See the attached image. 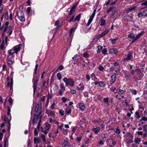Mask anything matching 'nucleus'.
Masks as SVG:
<instances>
[{"mask_svg": "<svg viewBox=\"0 0 147 147\" xmlns=\"http://www.w3.org/2000/svg\"><path fill=\"white\" fill-rule=\"evenodd\" d=\"M74 30V28H71L69 31V36H71V34L73 31Z\"/></svg>", "mask_w": 147, "mask_h": 147, "instance_id": "obj_51", "label": "nucleus"}, {"mask_svg": "<svg viewBox=\"0 0 147 147\" xmlns=\"http://www.w3.org/2000/svg\"><path fill=\"white\" fill-rule=\"evenodd\" d=\"M130 91H131V92L134 94L136 95V94L137 93H136V91L135 90H130Z\"/></svg>", "mask_w": 147, "mask_h": 147, "instance_id": "obj_57", "label": "nucleus"}, {"mask_svg": "<svg viewBox=\"0 0 147 147\" xmlns=\"http://www.w3.org/2000/svg\"><path fill=\"white\" fill-rule=\"evenodd\" d=\"M100 127H98L96 128H93V130L94 132V133L95 134H97L100 131Z\"/></svg>", "mask_w": 147, "mask_h": 147, "instance_id": "obj_17", "label": "nucleus"}, {"mask_svg": "<svg viewBox=\"0 0 147 147\" xmlns=\"http://www.w3.org/2000/svg\"><path fill=\"white\" fill-rule=\"evenodd\" d=\"M32 81L33 82L34 94L35 93L37 89L38 84V77H37L35 78H33L32 79Z\"/></svg>", "mask_w": 147, "mask_h": 147, "instance_id": "obj_3", "label": "nucleus"}, {"mask_svg": "<svg viewBox=\"0 0 147 147\" xmlns=\"http://www.w3.org/2000/svg\"><path fill=\"white\" fill-rule=\"evenodd\" d=\"M7 63L9 66H11V65L13 64V62L12 61L10 60H9L7 61Z\"/></svg>", "mask_w": 147, "mask_h": 147, "instance_id": "obj_35", "label": "nucleus"}, {"mask_svg": "<svg viewBox=\"0 0 147 147\" xmlns=\"http://www.w3.org/2000/svg\"><path fill=\"white\" fill-rule=\"evenodd\" d=\"M141 141V140L140 138H136L134 140L135 142L138 144H139Z\"/></svg>", "mask_w": 147, "mask_h": 147, "instance_id": "obj_27", "label": "nucleus"}, {"mask_svg": "<svg viewBox=\"0 0 147 147\" xmlns=\"http://www.w3.org/2000/svg\"><path fill=\"white\" fill-rule=\"evenodd\" d=\"M117 10L114 11L112 13L111 15V17L112 18H114L116 16H117Z\"/></svg>", "mask_w": 147, "mask_h": 147, "instance_id": "obj_13", "label": "nucleus"}, {"mask_svg": "<svg viewBox=\"0 0 147 147\" xmlns=\"http://www.w3.org/2000/svg\"><path fill=\"white\" fill-rule=\"evenodd\" d=\"M95 13H93L92 15L90 16V18L91 19L93 20V18H94L95 15Z\"/></svg>", "mask_w": 147, "mask_h": 147, "instance_id": "obj_53", "label": "nucleus"}, {"mask_svg": "<svg viewBox=\"0 0 147 147\" xmlns=\"http://www.w3.org/2000/svg\"><path fill=\"white\" fill-rule=\"evenodd\" d=\"M127 136L128 138L126 140H131V141H133V136L131 135V134L129 133H128L127 134Z\"/></svg>", "mask_w": 147, "mask_h": 147, "instance_id": "obj_11", "label": "nucleus"}, {"mask_svg": "<svg viewBox=\"0 0 147 147\" xmlns=\"http://www.w3.org/2000/svg\"><path fill=\"white\" fill-rule=\"evenodd\" d=\"M144 31H141L140 33H139L136 36V38L137 39L139 38L144 33Z\"/></svg>", "mask_w": 147, "mask_h": 147, "instance_id": "obj_23", "label": "nucleus"}, {"mask_svg": "<svg viewBox=\"0 0 147 147\" xmlns=\"http://www.w3.org/2000/svg\"><path fill=\"white\" fill-rule=\"evenodd\" d=\"M140 121H147V117H146L144 116L142 117L140 120Z\"/></svg>", "mask_w": 147, "mask_h": 147, "instance_id": "obj_46", "label": "nucleus"}, {"mask_svg": "<svg viewBox=\"0 0 147 147\" xmlns=\"http://www.w3.org/2000/svg\"><path fill=\"white\" fill-rule=\"evenodd\" d=\"M84 96L86 97H88L89 96V94L88 92H86L84 93Z\"/></svg>", "mask_w": 147, "mask_h": 147, "instance_id": "obj_48", "label": "nucleus"}, {"mask_svg": "<svg viewBox=\"0 0 147 147\" xmlns=\"http://www.w3.org/2000/svg\"><path fill=\"white\" fill-rule=\"evenodd\" d=\"M18 18L21 22H24L25 20V19L24 17V15L23 11H22L20 12V16H19Z\"/></svg>", "mask_w": 147, "mask_h": 147, "instance_id": "obj_5", "label": "nucleus"}, {"mask_svg": "<svg viewBox=\"0 0 147 147\" xmlns=\"http://www.w3.org/2000/svg\"><path fill=\"white\" fill-rule=\"evenodd\" d=\"M41 118H40V120H39V123H38V125H37V127L38 129L39 128V127L41 125L40 122H41Z\"/></svg>", "mask_w": 147, "mask_h": 147, "instance_id": "obj_50", "label": "nucleus"}, {"mask_svg": "<svg viewBox=\"0 0 147 147\" xmlns=\"http://www.w3.org/2000/svg\"><path fill=\"white\" fill-rule=\"evenodd\" d=\"M60 87L61 89L63 90H65V88L64 86V84L63 83H62L60 84Z\"/></svg>", "mask_w": 147, "mask_h": 147, "instance_id": "obj_49", "label": "nucleus"}, {"mask_svg": "<svg viewBox=\"0 0 147 147\" xmlns=\"http://www.w3.org/2000/svg\"><path fill=\"white\" fill-rule=\"evenodd\" d=\"M116 77V75L115 73L111 76V80L110 82V84L111 85H112L114 83L115 81Z\"/></svg>", "mask_w": 147, "mask_h": 147, "instance_id": "obj_7", "label": "nucleus"}, {"mask_svg": "<svg viewBox=\"0 0 147 147\" xmlns=\"http://www.w3.org/2000/svg\"><path fill=\"white\" fill-rule=\"evenodd\" d=\"M107 52V50L106 49L104 48L102 49V53L104 55H105Z\"/></svg>", "mask_w": 147, "mask_h": 147, "instance_id": "obj_38", "label": "nucleus"}, {"mask_svg": "<svg viewBox=\"0 0 147 147\" xmlns=\"http://www.w3.org/2000/svg\"><path fill=\"white\" fill-rule=\"evenodd\" d=\"M27 12L28 14L30 13L31 8L30 7H28L27 8Z\"/></svg>", "mask_w": 147, "mask_h": 147, "instance_id": "obj_64", "label": "nucleus"}, {"mask_svg": "<svg viewBox=\"0 0 147 147\" xmlns=\"http://www.w3.org/2000/svg\"><path fill=\"white\" fill-rule=\"evenodd\" d=\"M41 138H42V139L45 142L46 141V139H45V135L44 134H42L41 135Z\"/></svg>", "mask_w": 147, "mask_h": 147, "instance_id": "obj_59", "label": "nucleus"}, {"mask_svg": "<svg viewBox=\"0 0 147 147\" xmlns=\"http://www.w3.org/2000/svg\"><path fill=\"white\" fill-rule=\"evenodd\" d=\"M106 24V21L105 19L102 18L101 19V24L100 25L101 26L104 25Z\"/></svg>", "mask_w": 147, "mask_h": 147, "instance_id": "obj_22", "label": "nucleus"}, {"mask_svg": "<svg viewBox=\"0 0 147 147\" xmlns=\"http://www.w3.org/2000/svg\"><path fill=\"white\" fill-rule=\"evenodd\" d=\"M118 38H115L114 39H111L110 40L111 41L112 44H114L115 43L116 41L117 40Z\"/></svg>", "mask_w": 147, "mask_h": 147, "instance_id": "obj_28", "label": "nucleus"}, {"mask_svg": "<svg viewBox=\"0 0 147 147\" xmlns=\"http://www.w3.org/2000/svg\"><path fill=\"white\" fill-rule=\"evenodd\" d=\"M109 98L108 97L105 98L103 99V100L104 102H105V103H107L108 102L109 100Z\"/></svg>", "mask_w": 147, "mask_h": 147, "instance_id": "obj_41", "label": "nucleus"}, {"mask_svg": "<svg viewBox=\"0 0 147 147\" xmlns=\"http://www.w3.org/2000/svg\"><path fill=\"white\" fill-rule=\"evenodd\" d=\"M8 138L6 137L4 139V144L8 145Z\"/></svg>", "mask_w": 147, "mask_h": 147, "instance_id": "obj_33", "label": "nucleus"}, {"mask_svg": "<svg viewBox=\"0 0 147 147\" xmlns=\"http://www.w3.org/2000/svg\"><path fill=\"white\" fill-rule=\"evenodd\" d=\"M8 12H6L3 14V16H4V17L6 19H8Z\"/></svg>", "mask_w": 147, "mask_h": 147, "instance_id": "obj_25", "label": "nucleus"}, {"mask_svg": "<svg viewBox=\"0 0 147 147\" xmlns=\"http://www.w3.org/2000/svg\"><path fill=\"white\" fill-rule=\"evenodd\" d=\"M9 78H7V86L8 87H9V86L10 87V82H9Z\"/></svg>", "mask_w": 147, "mask_h": 147, "instance_id": "obj_62", "label": "nucleus"}, {"mask_svg": "<svg viewBox=\"0 0 147 147\" xmlns=\"http://www.w3.org/2000/svg\"><path fill=\"white\" fill-rule=\"evenodd\" d=\"M92 20L90 18H89L88 22L87 24V26L89 25L92 22Z\"/></svg>", "mask_w": 147, "mask_h": 147, "instance_id": "obj_58", "label": "nucleus"}, {"mask_svg": "<svg viewBox=\"0 0 147 147\" xmlns=\"http://www.w3.org/2000/svg\"><path fill=\"white\" fill-rule=\"evenodd\" d=\"M125 91H126L125 90H122L120 88H118L116 89V90L115 92H114V93H118L119 95L122 98H124L123 94L125 93Z\"/></svg>", "mask_w": 147, "mask_h": 147, "instance_id": "obj_4", "label": "nucleus"}, {"mask_svg": "<svg viewBox=\"0 0 147 147\" xmlns=\"http://www.w3.org/2000/svg\"><path fill=\"white\" fill-rule=\"evenodd\" d=\"M99 85L100 87H104L105 85L104 82L102 81L100 82Z\"/></svg>", "mask_w": 147, "mask_h": 147, "instance_id": "obj_26", "label": "nucleus"}, {"mask_svg": "<svg viewBox=\"0 0 147 147\" xmlns=\"http://www.w3.org/2000/svg\"><path fill=\"white\" fill-rule=\"evenodd\" d=\"M13 78H11V82H10V90H12L13 88Z\"/></svg>", "mask_w": 147, "mask_h": 147, "instance_id": "obj_30", "label": "nucleus"}, {"mask_svg": "<svg viewBox=\"0 0 147 147\" xmlns=\"http://www.w3.org/2000/svg\"><path fill=\"white\" fill-rule=\"evenodd\" d=\"M40 139L39 138L35 137L34 139V142L35 144L36 143H40Z\"/></svg>", "mask_w": 147, "mask_h": 147, "instance_id": "obj_18", "label": "nucleus"}, {"mask_svg": "<svg viewBox=\"0 0 147 147\" xmlns=\"http://www.w3.org/2000/svg\"><path fill=\"white\" fill-rule=\"evenodd\" d=\"M78 3H77L74 5H73L69 13V15H71L75 11L76 7L78 5Z\"/></svg>", "mask_w": 147, "mask_h": 147, "instance_id": "obj_6", "label": "nucleus"}, {"mask_svg": "<svg viewBox=\"0 0 147 147\" xmlns=\"http://www.w3.org/2000/svg\"><path fill=\"white\" fill-rule=\"evenodd\" d=\"M65 113H66L67 114H69L71 113V108L69 107H67L66 110H65Z\"/></svg>", "mask_w": 147, "mask_h": 147, "instance_id": "obj_20", "label": "nucleus"}, {"mask_svg": "<svg viewBox=\"0 0 147 147\" xmlns=\"http://www.w3.org/2000/svg\"><path fill=\"white\" fill-rule=\"evenodd\" d=\"M68 142L67 141H65L63 144L62 147H65L68 145Z\"/></svg>", "mask_w": 147, "mask_h": 147, "instance_id": "obj_29", "label": "nucleus"}, {"mask_svg": "<svg viewBox=\"0 0 147 147\" xmlns=\"http://www.w3.org/2000/svg\"><path fill=\"white\" fill-rule=\"evenodd\" d=\"M46 126L45 127V129L47 130H48L51 127L50 125L48 123H45Z\"/></svg>", "mask_w": 147, "mask_h": 147, "instance_id": "obj_21", "label": "nucleus"}, {"mask_svg": "<svg viewBox=\"0 0 147 147\" xmlns=\"http://www.w3.org/2000/svg\"><path fill=\"white\" fill-rule=\"evenodd\" d=\"M57 75L58 79L60 80L61 78V74L60 73H58Z\"/></svg>", "mask_w": 147, "mask_h": 147, "instance_id": "obj_44", "label": "nucleus"}, {"mask_svg": "<svg viewBox=\"0 0 147 147\" xmlns=\"http://www.w3.org/2000/svg\"><path fill=\"white\" fill-rule=\"evenodd\" d=\"M64 111H63L62 110H60L59 111V113H60V114L62 115H63L64 114Z\"/></svg>", "mask_w": 147, "mask_h": 147, "instance_id": "obj_60", "label": "nucleus"}, {"mask_svg": "<svg viewBox=\"0 0 147 147\" xmlns=\"http://www.w3.org/2000/svg\"><path fill=\"white\" fill-rule=\"evenodd\" d=\"M47 114L48 115H53L54 114V113L52 111L49 110L47 111Z\"/></svg>", "mask_w": 147, "mask_h": 147, "instance_id": "obj_42", "label": "nucleus"}, {"mask_svg": "<svg viewBox=\"0 0 147 147\" xmlns=\"http://www.w3.org/2000/svg\"><path fill=\"white\" fill-rule=\"evenodd\" d=\"M38 115H37L35 114L34 115L33 119L32 121V123L33 124H35L38 120Z\"/></svg>", "mask_w": 147, "mask_h": 147, "instance_id": "obj_12", "label": "nucleus"}, {"mask_svg": "<svg viewBox=\"0 0 147 147\" xmlns=\"http://www.w3.org/2000/svg\"><path fill=\"white\" fill-rule=\"evenodd\" d=\"M81 14H79L75 18L74 20V21H76V20H79L80 19L81 17Z\"/></svg>", "mask_w": 147, "mask_h": 147, "instance_id": "obj_24", "label": "nucleus"}, {"mask_svg": "<svg viewBox=\"0 0 147 147\" xmlns=\"http://www.w3.org/2000/svg\"><path fill=\"white\" fill-rule=\"evenodd\" d=\"M115 132L117 133V134H119L120 133V129L119 128H117L116 129V130L115 131Z\"/></svg>", "mask_w": 147, "mask_h": 147, "instance_id": "obj_54", "label": "nucleus"}, {"mask_svg": "<svg viewBox=\"0 0 147 147\" xmlns=\"http://www.w3.org/2000/svg\"><path fill=\"white\" fill-rule=\"evenodd\" d=\"M141 5H142L145 6L143 8H142L141 9H142L144 8H147V1H146L143 3H142Z\"/></svg>", "mask_w": 147, "mask_h": 147, "instance_id": "obj_16", "label": "nucleus"}, {"mask_svg": "<svg viewBox=\"0 0 147 147\" xmlns=\"http://www.w3.org/2000/svg\"><path fill=\"white\" fill-rule=\"evenodd\" d=\"M143 130L146 132L147 131V125H145L143 126Z\"/></svg>", "mask_w": 147, "mask_h": 147, "instance_id": "obj_43", "label": "nucleus"}, {"mask_svg": "<svg viewBox=\"0 0 147 147\" xmlns=\"http://www.w3.org/2000/svg\"><path fill=\"white\" fill-rule=\"evenodd\" d=\"M3 119L4 122L5 123H7V121L8 122V120H9L5 115L4 116Z\"/></svg>", "mask_w": 147, "mask_h": 147, "instance_id": "obj_34", "label": "nucleus"}, {"mask_svg": "<svg viewBox=\"0 0 147 147\" xmlns=\"http://www.w3.org/2000/svg\"><path fill=\"white\" fill-rule=\"evenodd\" d=\"M110 90L111 91H112L113 92H115V91L116 90V88L113 86H112L110 88Z\"/></svg>", "mask_w": 147, "mask_h": 147, "instance_id": "obj_40", "label": "nucleus"}, {"mask_svg": "<svg viewBox=\"0 0 147 147\" xmlns=\"http://www.w3.org/2000/svg\"><path fill=\"white\" fill-rule=\"evenodd\" d=\"M133 53L129 51L127 54V57L125 59V60L129 61L130 60L131 58L132 57Z\"/></svg>", "mask_w": 147, "mask_h": 147, "instance_id": "obj_8", "label": "nucleus"}, {"mask_svg": "<svg viewBox=\"0 0 147 147\" xmlns=\"http://www.w3.org/2000/svg\"><path fill=\"white\" fill-rule=\"evenodd\" d=\"M39 104L38 102H36L35 103V108L34 112L35 113H37L38 112L39 109Z\"/></svg>", "mask_w": 147, "mask_h": 147, "instance_id": "obj_10", "label": "nucleus"}, {"mask_svg": "<svg viewBox=\"0 0 147 147\" xmlns=\"http://www.w3.org/2000/svg\"><path fill=\"white\" fill-rule=\"evenodd\" d=\"M21 45L19 44L16 46H14L13 49L8 51V56L7 58L8 60L11 59L13 57V54L16 53L17 54L18 52L20 50V47Z\"/></svg>", "mask_w": 147, "mask_h": 147, "instance_id": "obj_1", "label": "nucleus"}, {"mask_svg": "<svg viewBox=\"0 0 147 147\" xmlns=\"http://www.w3.org/2000/svg\"><path fill=\"white\" fill-rule=\"evenodd\" d=\"M128 37L129 38H134V34L131 33L128 35Z\"/></svg>", "mask_w": 147, "mask_h": 147, "instance_id": "obj_39", "label": "nucleus"}, {"mask_svg": "<svg viewBox=\"0 0 147 147\" xmlns=\"http://www.w3.org/2000/svg\"><path fill=\"white\" fill-rule=\"evenodd\" d=\"M142 12L144 13V16L147 17V9L142 11Z\"/></svg>", "mask_w": 147, "mask_h": 147, "instance_id": "obj_52", "label": "nucleus"}, {"mask_svg": "<svg viewBox=\"0 0 147 147\" xmlns=\"http://www.w3.org/2000/svg\"><path fill=\"white\" fill-rule=\"evenodd\" d=\"M38 66V64H36L35 65V67L34 71V74H36L37 71Z\"/></svg>", "mask_w": 147, "mask_h": 147, "instance_id": "obj_45", "label": "nucleus"}, {"mask_svg": "<svg viewBox=\"0 0 147 147\" xmlns=\"http://www.w3.org/2000/svg\"><path fill=\"white\" fill-rule=\"evenodd\" d=\"M9 102L11 105H12L13 103V99L11 97L9 98Z\"/></svg>", "mask_w": 147, "mask_h": 147, "instance_id": "obj_55", "label": "nucleus"}, {"mask_svg": "<svg viewBox=\"0 0 147 147\" xmlns=\"http://www.w3.org/2000/svg\"><path fill=\"white\" fill-rule=\"evenodd\" d=\"M60 21L59 20H57L55 24V26H58L59 24Z\"/></svg>", "mask_w": 147, "mask_h": 147, "instance_id": "obj_63", "label": "nucleus"}, {"mask_svg": "<svg viewBox=\"0 0 147 147\" xmlns=\"http://www.w3.org/2000/svg\"><path fill=\"white\" fill-rule=\"evenodd\" d=\"M135 115H136V117L137 119H139L141 117V116L140 115V114L138 112H136Z\"/></svg>", "mask_w": 147, "mask_h": 147, "instance_id": "obj_37", "label": "nucleus"}, {"mask_svg": "<svg viewBox=\"0 0 147 147\" xmlns=\"http://www.w3.org/2000/svg\"><path fill=\"white\" fill-rule=\"evenodd\" d=\"M109 52L112 55L115 54L118 52V51L116 49H111L109 50Z\"/></svg>", "mask_w": 147, "mask_h": 147, "instance_id": "obj_9", "label": "nucleus"}, {"mask_svg": "<svg viewBox=\"0 0 147 147\" xmlns=\"http://www.w3.org/2000/svg\"><path fill=\"white\" fill-rule=\"evenodd\" d=\"M104 142L102 140H100L98 142V144L100 145H103L104 144Z\"/></svg>", "mask_w": 147, "mask_h": 147, "instance_id": "obj_56", "label": "nucleus"}, {"mask_svg": "<svg viewBox=\"0 0 147 147\" xmlns=\"http://www.w3.org/2000/svg\"><path fill=\"white\" fill-rule=\"evenodd\" d=\"M109 29H106L101 34L103 36L107 34L109 32Z\"/></svg>", "mask_w": 147, "mask_h": 147, "instance_id": "obj_15", "label": "nucleus"}, {"mask_svg": "<svg viewBox=\"0 0 147 147\" xmlns=\"http://www.w3.org/2000/svg\"><path fill=\"white\" fill-rule=\"evenodd\" d=\"M98 49L97 51V52L98 53H99L101 50L102 49V47L101 46H99L98 47H97Z\"/></svg>", "mask_w": 147, "mask_h": 147, "instance_id": "obj_32", "label": "nucleus"}, {"mask_svg": "<svg viewBox=\"0 0 147 147\" xmlns=\"http://www.w3.org/2000/svg\"><path fill=\"white\" fill-rule=\"evenodd\" d=\"M84 85H82L80 88H78V89L82 90H83L84 89Z\"/></svg>", "mask_w": 147, "mask_h": 147, "instance_id": "obj_61", "label": "nucleus"}, {"mask_svg": "<svg viewBox=\"0 0 147 147\" xmlns=\"http://www.w3.org/2000/svg\"><path fill=\"white\" fill-rule=\"evenodd\" d=\"M5 40H3L0 45L1 50H2L5 47Z\"/></svg>", "mask_w": 147, "mask_h": 147, "instance_id": "obj_19", "label": "nucleus"}, {"mask_svg": "<svg viewBox=\"0 0 147 147\" xmlns=\"http://www.w3.org/2000/svg\"><path fill=\"white\" fill-rule=\"evenodd\" d=\"M79 107L81 110L84 111L85 107L83 103H81L79 105Z\"/></svg>", "mask_w": 147, "mask_h": 147, "instance_id": "obj_14", "label": "nucleus"}, {"mask_svg": "<svg viewBox=\"0 0 147 147\" xmlns=\"http://www.w3.org/2000/svg\"><path fill=\"white\" fill-rule=\"evenodd\" d=\"M63 80L65 83L66 86L69 85L70 86H74V82L71 78H64Z\"/></svg>", "mask_w": 147, "mask_h": 147, "instance_id": "obj_2", "label": "nucleus"}, {"mask_svg": "<svg viewBox=\"0 0 147 147\" xmlns=\"http://www.w3.org/2000/svg\"><path fill=\"white\" fill-rule=\"evenodd\" d=\"M136 8V7H132L131 8H129L128 9V11H127V12L128 13L129 12H131L132 11H133V10H134Z\"/></svg>", "mask_w": 147, "mask_h": 147, "instance_id": "obj_36", "label": "nucleus"}, {"mask_svg": "<svg viewBox=\"0 0 147 147\" xmlns=\"http://www.w3.org/2000/svg\"><path fill=\"white\" fill-rule=\"evenodd\" d=\"M144 13L142 12H140L138 13V17H141L142 16H144Z\"/></svg>", "mask_w": 147, "mask_h": 147, "instance_id": "obj_47", "label": "nucleus"}, {"mask_svg": "<svg viewBox=\"0 0 147 147\" xmlns=\"http://www.w3.org/2000/svg\"><path fill=\"white\" fill-rule=\"evenodd\" d=\"M116 8L115 7H110L107 11V13H108L109 12H110L112 10H113L114 9H115Z\"/></svg>", "mask_w": 147, "mask_h": 147, "instance_id": "obj_31", "label": "nucleus"}]
</instances>
